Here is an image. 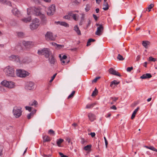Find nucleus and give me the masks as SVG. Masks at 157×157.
I'll use <instances>...</instances> for the list:
<instances>
[{
    "label": "nucleus",
    "mask_w": 157,
    "mask_h": 157,
    "mask_svg": "<svg viewBox=\"0 0 157 157\" xmlns=\"http://www.w3.org/2000/svg\"><path fill=\"white\" fill-rule=\"evenodd\" d=\"M45 48H44L41 50H39L38 51V54L39 55H44Z\"/></svg>",
    "instance_id": "nucleus-31"
},
{
    "label": "nucleus",
    "mask_w": 157,
    "mask_h": 157,
    "mask_svg": "<svg viewBox=\"0 0 157 157\" xmlns=\"http://www.w3.org/2000/svg\"><path fill=\"white\" fill-rule=\"evenodd\" d=\"M12 12L13 14L16 16L19 17L20 15V12L17 8L12 10Z\"/></svg>",
    "instance_id": "nucleus-18"
},
{
    "label": "nucleus",
    "mask_w": 157,
    "mask_h": 157,
    "mask_svg": "<svg viewBox=\"0 0 157 157\" xmlns=\"http://www.w3.org/2000/svg\"><path fill=\"white\" fill-rule=\"evenodd\" d=\"M78 15L76 14H75L73 16V17H72L73 19L75 21H77L78 20Z\"/></svg>",
    "instance_id": "nucleus-38"
},
{
    "label": "nucleus",
    "mask_w": 157,
    "mask_h": 157,
    "mask_svg": "<svg viewBox=\"0 0 157 157\" xmlns=\"http://www.w3.org/2000/svg\"><path fill=\"white\" fill-rule=\"evenodd\" d=\"M98 91L96 88H95L94 90L93 91L91 96L93 97L97 95L98 94Z\"/></svg>",
    "instance_id": "nucleus-33"
},
{
    "label": "nucleus",
    "mask_w": 157,
    "mask_h": 157,
    "mask_svg": "<svg viewBox=\"0 0 157 157\" xmlns=\"http://www.w3.org/2000/svg\"><path fill=\"white\" fill-rule=\"evenodd\" d=\"M87 141L86 140H85V139L84 138H81V143L82 144H84Z\"/></svg>",
    "instance_id": "nucleus-53"
},
{
    "label": "nucleus",
    "mask_w": 157,
    "mask_h": 157,
    "mask_svg": "<svg viewBox=\"0 0 157 157\" xmlns=\"http://www.w3.org/2000/svg\"><path fill=\"white\" fill-rule=\"evenodd\" d=\"M56 75H57V74L56 73V74H55L54 75H53L50 81V82H52L53 81L54 79L55 78Z\"/></svg>",
    "instance_id": "nucleus-49"
},
{
    "label": "nucleus",
    "mask_w": 157,
    "mask_h": 157,
    "mask_svg": "<svg viewBox=\"0 0 157 157\" xmlns=\"http://www.w3.org/2000/svg\"><path fill=\"white\" fill-rule=\"evenodd\" d=\"M144 147L150 149L152 151H155V152H157V149L155 148L154 147H153L152 146H150V147H149L147 146H144Z\"/></svg>",
    "instance_id": "nucleus-26"
},
{
    "label": "nucleus",
    "mask_w": 157,
    "mask_h": 157,
    "mask_svg": "<svg viewBox=\"0 0 157 157\" xmlns=\"http://www.w3.org/2000/svg\"><path fill=\"white\" fill-rule=\"evenodd\" d=\"M104 139L105 141V146H106V147H107V145L108 144V142L107 140H106V138L105 137H104Z\"/></svg>",
    "instance_id": "nucleus-59"
},
{
    "label": "nucleus",
    "mask_w": 157,
    "mask_h": 157,
    "mask_svg": "<svg viewBox=\"0 0 157 157\" xmlns=\"http://www.w3.org/2000/svg\"><path fill=\"white\" fill-rule=\"evenodd\" d=\"M64 141L63 139H58L57 140L56 143L57 145L60 147L61 144Z\"/></svg>",
    "instance_id": "nucleus-28"
},
{
    "label": "nucleus",
    "mask_w": 157,
    "mask_h": 157,
    "mask_svg": "<svg viewBox=\"0 0 157 157\" xmlns=\"http://www.w3.org/2000/svg\"><path fill=\"white\" fill-rule=\"evenodd\" d=\"M154 4H151L149 5L147 8L146 10H148V12H150L151 11V9L154 6Z\"/></svg>",
    "instance_id": "nucleus-35"
},
{
    "label": "nucleus",
    "mask_w": 157,
    "mask_h": 157,
    "mask_svg": "<svg viewBox=\"0 0 157 157\" xmlns=\"http://www.w3.org/2000/svg\"><path fill=\"white\" fill-rule=\"evenodd\" d=\"M59 57L60 58V59L64 60L67 59V56L66 55H64L62 57L61 55H59Z\"/></svg>",
    "instance_id": "nucleus-44"
},
{
    "label": "nucleus",
    "mask_w": 157,
    "mask_h": 157,
    "mask_svg": "<svg viewBox=\"0 0 157 157\" xmlns=\"http://www.w3.org/2000/svg\"><path fill=\"white\" fill-rule=\"evenodd\" d=\"M93 17L95 19L96 21H97L98 19V17L95 14H93Z\"/></svg>",
    "instance_id": "nucleus-61"
},
{
    "label": "nucleus",
    "mask_w": 157,
    "mask_h": 157,
    "mask_svg": "<svg viewBox=\"0 0 157 157\" xmlns=\"http://www.w3.org/2000/svg\"><path fill=\"white\" fill-rule=\"evenodd\" d=\"M60 61H61V63L63 65L67 64V63H68L70 61V60H68L66 62L64 59H60Z\"/></svg>",
    "instance_id": "nucleus-39"
},
{
    "label": "nucleus",
    "mask_w": 157,
    "mask_h": 157,
    "mask_svg": "<svg viewBox=\"0 0 157 157\" xmlns=\"http://www.w3.org/2000/svg\"><path fill=\"white\" fill-rule=\"evenodd\" d=\"M75 91H73L71 94H70L68 97V99H69L70 98H72L73 97L75 93Z\"/></svg>",
    "instance_id": "nucleus-41"
},
{
    "label": "nucleus",
    "mask_w": 157,
    "mask_h": 157,
    "mask_svg": "<svg viewBox=\"0 0 157 157\" xmlns=\"http://www.w3.org/2000/svg\"><path fill=\"white\" fill-rule=\"evenodd\" d=\"M9 59L11 60L14 61L20 64L22 63H25V62L23 61H21L20 58L18 56L12 55L9 57Z\"/></svg>",
    "instance_id": "nucleus-7"
},
{
    "label": "nucleus",
    "mask_w": 157,
    "mask_h": 157,
    "mask_svg": "<svg viewBox=\"0 0 157 157\" xmlns=\"http://www.w3.org/2000/svg\"><path fill=\"white\" fill-rule=\"evenodd\" d=\"M136 113L135 112H134L133 111L132 115V116H131V119H133L135 117V116H136Z\"/></svg>",
    "instance_id": "nucleus-52"
},
{
    "label": "nucleus",
    "mask_w": 157,
    "mask_h": 157,
    "mask_svg": "<svg viewBox=\"0 0 157 157\" xmlns=\"http://www.w3.org/2000/svg\"><path fill=\"white\" fill-rule=\"evenodd\" d=\"M22 44L25 47L28 48L32 47L33 45V43L31 41H23L22 42Z\"/></svg>",
    "instance_id": "nucleus-13"
},
{
    "label": "nucleus",
    "mask_w": 157,
    "mask_h": 157,
    "mask_svg": "<svg viewBox=\"0 0 157 157\" xmlns=\"http://www.w3.org/2000/svg\"><path fill=\"white\" fill-rule=\"evenodd\" d=\"M31 20V18L30 17H29L27 18H25L21 19V21L25 22L27 23L29 22Z\"/></svg>",
    "instance_id": "nucleus-27"
},
{
    "label": "nucleus",
    "mask_w": 157,
    "mask_h": 157,
    "mask_svg": "<svg viewBox=\"0 0 157 157\" xmlns=\"http://www.w3.org/2000/svg\"><path fill=\"white\" fill-rule=\"evenodd\" d=\"M37 102L35 100H33L32 101H31L29 103V105L34 106L35 107H36L37 106Z\"/></svg>",
    "instance_id": "nucleus-24"
},
{
    "label": "nucleus",
    "mask_w": 157,
    "mask_h": 157,
    "mask_svg": "<svg viewBox=\"0 0 157 157\" xmlns=\"http://www.w3.org/2000/svg\"><path fill=\"white\" fill-rule=\"evenodd\" d=\"M4 71L6 75L8 76L11 77L15 76V71L12 67L10 66H7L4 69Z\"/></svg>",
    "instance_id": "nucleus-2"
},
{
    "label": "nucleus",
    "mask_w": 157,
    "mask_h": 157,
    "mask_svg": "<svg viewBox=\"0 0 157 157\" xmlns=\"http://www.w3.org/2000/svg\"><path fill=\"white\" fill-rule=\"evenodd\" d=\"M100 78V77H96L94 80H93L92 82H96L97 80Z\"/></svg>",
    "instance_id": "nucleus-47"
},
{
    "label": "nucleus",
    "mask_w": 157,
    "mask_h": 157,
    "mask_svg": "<svg viewBox=\"0 0 157 157\" xmlns=\"http://www.w3.org/2000/svg\"><path fill=\"white\" fill-rule=\"evenodd\" d=\"M139 109V107H137L136 109H135L134 111V112H135L136 113L138 111Z\"/></svg>",
    "instance_id": "nucleus-64"
},
{
    "label": "nucleus",
    "mask_w": 157,
    "mask_h": 157,
    "mask_svg": "<svg viewBox=\"0 0 157 157\" xmlns=\"http://www.w3.org/2000/svg\"><path fill=\"white\" fill-rule=\"evenodd\" d=\"M117 58V59H119V60L122 61L124 59V58L120 54H118Z\"/></svg>",
    "instance_id": "nucleus-37"
},
{
    "label": "nucleus",
    "mask_w": 157,
    "mask_h": 157,
    "mask_svg": "<svg viewBox=\"0 0 157 157\" xmlns=\"http://www.w3.org/2000/svg\"><path fill=\"white\" fill-rule=\"evenodd\" d=\"M120 83L119 81H117V80H114L111 82L110 86L112 88H114L115 86L118 85Z\"/></svg>",
    "instance_id": "nucleus-16"
},
{
    "label": "nucleus",
    "mask_w": 157,
    "mask_h": 157,
    "mask_svg": "<svg viewBox=\"0 0 157 157\" xmlns=\"http://www.w3.org/2000/svg\"><path fill=\"white\" fill-rule=\"evenodd\" d=\"M95 105V103H92L90 104H88L86 106V109H90L93 107V106Z\"/></svg>",
    "instance_id": "nucleus-34"
},
{
    "label": "nucleus",
    "mask_w": 157,
    "mask_h": 157,
    "mask_svg": "<svg viewBox=\"0 0 157 157\" xmlns=\"http://www.w3.org/2000/svg\"><path fill=\"white\" fill-rule=\"evenodd\" d=\"M97 26H99L97 28V30L95 32V34L98 36H100L102 34L104 29V27L102 25L96 24Z\"/></svg>",
    "instance_id": "nucleus-9"
},
{
    "label": "nucleus",
    "mask_w": 157,
    "mask_h": 157,
    "mask_svg": "<svg viewBox=\"0 0 157 157\" xmlns=\"http://www.w3.org/2000/svg\"><path fill=\"white\" fill-rule=\"evenodd\" d=\"M51 54V52L50 51L49 48H45L44 51V55L46 58H48Z\"/></svg>",
    "instance_id": "nucleus-15"
},
{
    "label": "nucleus",
    "mask_w": 157,
    "mask_h": 157,
    "mask_svg": "<svg viewBox=\"0 0 157 157\" xmlns=\"http://www.w3.org/2000/svg\"><path fill=\"white\" fill-rule=\"evenodd\" d=\"M109 71L110 74L118 76L119 77L121 76V75L118 72L114 70L112 68H111L109 69Z\"/></svg>",
    "instance_id": "nucleus-14"
},
{
    "label": "nucleus",
    "mask_w": 157,
    "mask_h": 157,
    "mask_svg": "<svg viewBox=\"0 0 157 157\" xmlns=\"http://www.w3.org/2000/svg\"><path fill=\"white\" fill-rule=\"evenodd\" d=\"M75 14L73 11H71L68 13V14L69 15L71 18Z\"/></svg>",
    "instance_id": "nucleus-43"
},
{
    "label": "nucleus",
    "mask_w": 157,
    "mask_h": 157,
    "mask_svg": "<svg viewBox=\"0 0 157 157\" xmlns=\"http://www.w3.org/2000/svg\"><path fill=\"white\" fill-rule=\"evenodd\" d=\"M48 133L50 135H55V132L52 129H50L49 130L48 132Z\"/></svg>",
    "instance_id": "nucleus-45"
},
{
    "label": "nucleus",
    "mask_w": 157,
    "mask_h": 157,
    "mask_svg": "<svg viewBox=\"0 0 157 157\" xmlns=\"http://www.w3.org/2000/svg\"><path fill=\"white\" fill-rule=\"evenodd\" d=\"M45 38L47 40H54L56 37L53 35L52 33L51 32H47L45 34Z\"/></svg>",
    "instance_id": "nucleus-8"
},
{
    "label": "nucleus",
    "mask_w": 157,
    "mask_h": 157,
    "mask_svg": "<svg viewBox=\"0 0 157 157\" xmlns=\"http://www.w3.org/2000/svg\"><path fill=\"white\" fill-rule=\"evenodd\" d=\"M59 154L61 156V157H68L66 155H64L63 153L61 152H59Z\"/></svg>",
    "instance_id": "nucleus-55"
},
{
    "label": "nucleus",
    "mask_w": 157,
    "mask_h": 157,
    "mask_svg": "<svg viewBox=\"0 0 157 157\" xmlns=\"http://www.w3.org/2000/svg\"><path fill=\"white\" fill-rule=\"evenodd\" d=\"M3 149V147L2 146L0 147V156H1L2 155V152Z\"/></svg>",
    "instance_id": "nucleus-56"
},
{
    "label": "nucleus",
    "mask_w": 157,
    "mask_h": 157,
    "mask_svg": "<svg viewBox=\"0 0 157 157\" xmlns=\"http://www.w3.org/2000/svg\"><path fill=\"white\" fill-rule=\"evenodd\" d=\"M0 4H5L10 6H11V2L6 0H0Z\"/></svg>",
    "instance_id": "nucleus-19"
},
{
    "label": "nucleus",
    "mask_w": 157,
    "mask_h": 157,
    "mask_svg": "<svg viewBox=\"0 0 157 157\" xmlns=\"http://www.w3.org/2000/svg\"><path fill=\"white\" fill-rule=\"evenodd\" d=\"M95 41V40L92 39L90 38L89 39L87 42L86 46H90V43L91 42Z\"/></svg>",
    "instance_id": "nucleus-32"
},
{
    "label": "nucleus",
    "mask_w": 157,
    "mask_h": 157,
    "mask_svg": "<svg viewBox=\"0 0 157 157\" xmlns=\"http://www.w3.org/2000/svg\"><path fill=\"white\" fill-rule=\"evenodd\" d=\"M1 84L2 86L10 89L14 88L15 87V83L12 81H8L4 80L1 82Z\"/></svg>",
    "instance_id": "nucleus-5"
},
{
    "label": "nucleus",
    "mask_w": 157,
    "mask_h": 157,
    "mask_svg": "<svg viewBox=\"0 0 157 157\" xmlns=\"http://www.w3.org/2000/svg\"><path fill=\"white\" fill-rule=\"evenodd\" d=\"M63 18L66 19L70 20L71 19V17L68 14V15H66L63 17Z\"/></svg>",
    "instance_id": "nucleus-51"
},
{
    "label": "nucleus",
    "mask_w": 157,
    "mask_h": 157,
    "mask_svg": "<svg viewBox=\"0 0 157 157\" xmlns=\"http://www.w3.org/2000/svg\"><path fill=\"white\" fill-rule=\"evenodd\" d=\"M89 135H90L92 137H93L95 136V133L94 132H91L90 133H89Z\"/></svg>",
    "instance_id": "nucleus-57"
},
{
    "label": "nucleus",
    "mask_w": 157,
    "mask_h": 157,
    "mask_svg": "<svg viewBox=\"0 0 157 157\" xmlns=\"http://www.w3.org/2000/svg\"><path fill=\"white\" fill-rule=\"evenodd\" d=\"M88 117L91 121H93L95 119V116L91 113H90L88 114Z\"/></svg>",
    "instance_id": "nucleus-20"
},
{
    "label": "nucleus",
    "mask_w": 157,
    "mask_h": 157,
    "mask_svg": "<svg viewBox=\"0 0 157 157\" xmlns=\"http://www.w3.org/2000/svg\"><path fill=\"white\" fill-rule=\"evenodd\" d=\"M133 69L132 67H128L127 68V71L128 72H130Z\"/></svg>",
    "instance_id": "nucleus-54"
},
{
    "label": "nucleus",
    "mask_w": 157,
    "mask_h": 157,
    "mask_svg": "<svg viewBox=\"0 0 157 157\" xmlns=\"http://www.w3.org/2000/svg\"><path fill=\"white\" fill-rule=\"evenodd\" d=\"M39 25V20L35 18L33 20L32 23L30 25V27L31 30H33L38 28Z\"/></svg>",
    "instance_id": "nucleus-6"
},
{
    "label": "nucleus",
    "mask_w": 157,
    "mask_h": 157,
    "mask_svg": "<svg viewBox=\"0 0 157 157\" xmlns=\"http://www.w3.org/2000/svg\"><path fill=\"white\" fill-rule=\"evenodd\" d=\"M26 110H28L29 112H31L32 107L30 106H26L25 107Z\"/></svg>",
    "instance_id": "nucleus-46"
},
{
    "label": "nucleus",
    "mask_w": 157,
    "mask_h": 157,
    "mask_svg": "<svg viewBox=\"0 0 157 157\" xmlns=\"http://www.w3.org/2000/svg\"><path fill=\"white\" fill-rule=\"evenodd\" d=\"M103 9L105 10H106L109 9V5L107 2H104L103 5Z\"/></svg>",
    "instance_id": "nucleus-29"
},
{
    "label": "nucleus",
    "mask_w": 157,
    "mask_h": 157,
    "mask_svg": "<svg viewBox=\"0 0 157 157\" xmlns=\"http://www.w3.org/2000/svg\"><path fill=\"white\" fill-rule=\"evenodd\" d=\"M43 140L44 142L49 141L51 140L50 137L48 136H44Z\"/></svg>",
    "instance_id": "nucleus-30"
},
{
    "label": "nucleus",
    "mask_w": 157,
    "mask_h": 157,
    "mask_svg": "<svg viewBox=\"0 0 157 157\" xmlns=\"http://www.w3.org/2000/svg\"><path fill=\"white\" fill-rule=\"evenodd\" d=\"M22 111L21 107L15 106L13 108V113L16 118L20 117L22 114Z\"/></svg>",
    "instance_id": "nucleus-3"
},
{
    "label": "nucleus",
    "mask_w": 157,
    "mask_h": 157,
    "mask_svg": "<svg viewBox=\"0 0 157 157\" xmlns=\"http://www.w3.org/2000/svg\"><path fill=\"white\" fill-rule=\"evenodd\" d=\"M66 140L67 141L68 143L69 144L71 142V139L69 137H67L66 139Z\"/></svg>",
    "instance_id": "nucleus-58"
},
{
    "label": "nucleus",
    "mask_w": 157,
    "mask_h": 157,
    "mask_svg": "<svg viewBox=\"0 0 157 157\" xmlns=\"http://www.w3.org/2000/svg\"><path fill=\"white\" fill-rule=\"evenodd\" d=\"M17 35L19 37H22L24 36V34L23 33L20 32L17 33Z\"/></svg>",
    "instance_id": "nucleus-48"
},
{
    "label": "nucleus",
    "mask_w": 157,
    "mask_h": 157,
    "mask_svg": "<svg viewBox=\"0 0 157 157\" xmlns=\"http://www.w3.org/2000/svg\"><path fill=\"white\" fill-rule=\"evenodd\" d=\"M152 76L150 74L147 73L143 75L140 77V78L142 79H145L147 78H149L151 77Z\"/></svg>",
    "instance_id": "nucleus-17"
},
{
    "label": "nucleus",
    "mask_w": 157,
    "mask_h": 157,
    "mask_svg": "<svg viewBox=\"0 0 157 157\" xmlns=\"http://www.w3.org/2000/svg\"><path fill=\"white\" fill-rule=\"evenodd\" d=\"M56 23H57V24H59L60 25L64 26L65 27H68L69 26L68 24L65 22L58 21L56 22Z\"/></svg>",
    "instance_id": "nucleus-22"
},
{
    "label": "nucleus",
    "mask_w": 157,
    "mask_h": 157,
    "mask_svg": "<svg viewBox=\"0 0 157 157\" xmlns=\"http://www.w3.org/2000/svg\"><path fill=\"white\" fill-rule=\"evenodd\" d=\"M48 58L49 62L52 65H55L57 63L56 60L53 55H51Z\"/></svg>",
    "instance_id": "nucleus-12"
},
{
    "label": "nucleus",
    "mask_w": 157,
    "mask_h": 157,
    "mask_svg": "<svg viewBox=\"0 0 157 157\" xmlns=\"http://www.w3.org/2000/svg\"><path fill=\"white\" fill-rule=\"evenodd\" d=\"M110 108L111 109H114V110H116L117 109V107L114 105H113Z\"/></svg>",
    "instance_id": "nucleus-60"
},
{
    "label": "nucleus",
    "mask_w": 157,
    "mask_h": 157,
    "mask_svg": "<svg viewBox=\"0 0 157 157\" xmlns=\"http://www.w3.org/2000/svg\"><path fill=\"white\" fill-rule=\"evenodd\" d=\"M118 99V98L115 97H112L110 98V99L112 100V101L110 103L111 105L114 104L116 102Z\"/></svg>",
    "instance_id": "nucleus-25"
},
{
    "label": "nucleus",
    "mask_w": 157,
    "mask_h": 157,
    "mask_svg": "<svg viewBox=\"0 0 157 157\" xmlns=\"http://www.w3.org/2000/svg\"><path fill=\"white\" fill-rule=\"evenodd\" d=\"M32 10H33L34 13L36 15L40 16L42 21L45 24L47 20L45 15L41 13L40 10L38 8L33 7L28 9L27 11L28 15H29L31 14L30 12Z\"/></svg>",
    "instance_id": "nucleus-1"
},
{
    "label": "nucleus",
    "mask_w": 157,
    "mask_h": 157,
    "mask_svg": "<svg viewBox=\"0 0 157 157\" xmlns=\"http://www.w3.org/2000/svg\"><path fill=\"white\" fill-rule=\"evenodd\" d=\"M156 60H157L156 59L154 58L151 56H150L148 60L150 61L155 62Z\"/></svg>",
    "instance_id": "nucleus-40"
},
{
    "label": "nucleus",
    "mask_w": 157,
    "mask_h": 157,
    "mask_svg": "<svg viewBox=\"0 0 157 157\" xmlns=\"http://www.w3.org/2000/svg\"><path fill=\"white\" fill-rule=\"evenodd\" d=\"M55 6L52 5L48 7L47 11V14L48 15H52L55 12Z\"/></svg>",
    "instance_id": "nucleus-10"
},
{
    "label": "nucleus",
    "mask_w": 157,
    "mask_h": 157,
    "mask_svg": "<svg viewBox=\"0 0 157 157\" xmlns=\"http://www.w3.org/2000/svg\"><path fill=\"white\" fill-rule=\"evenodd\" d=\"M142 44L146 48H148L147 46L150 45V42L148 41H143Z\"/></svg>",
    "instance_id": "nucleus-23"
},
{
    "label": "nucleus",
    "mask_w": 157,
    "mask_h": 157,
    "mask_svg": "<svg viewBox=\"0 0 157 157\" xmlns=\"http://www.w3.org/2000/svg\"><path fill=\"white\" fill-rule=\"evenodd\" d=\"M91 147V145H87L84 147V149L85 151H88L89 150Z\"/></svg>",
    "instance_id": "nucleus-36"
},
{
    "label": "nucleus",
    "mask_w": 157,
    "mask_h": 157,
    "mask_svg": "<svg viewBox=\"0 0 157 157\" xmlns=\"http://www.w3.org/2000/svg\"><path fill=\"white\" fill-rule=\"evenodd\" d=\"M16 73L18 77L21 78H25L29 75V72L21 69H17Z\"/></svg>",
    "instance_id": "nucleus-4"
},
{
    "label": "nucleus",
    "mask_w": 157,
    "mask_h": 157,
    "mask_svg": "<svg viewBox=\"0 0 157 157\" xmlns=\"http://www.w3.org/2000/svg\"><path fill=\"white\" fill-rule=\"evenodd\" d=\"M33 116V113H30L27 115V117L28 119H30L31 117Z\"/></svg>",
    "instance_id": "nucleus-42"
},
{
    "label": "nucleus",
    "mask_w": 157,
    "mask_h": 157,
    "mask_svg": "<svg viewBox=\"0 0 157 157\" xmlns=\"http://www.w3.org/2000/svg\"><path fill=\"white\" fill-rule=\"evenodd\" d=\"M34 83L32 82L29 81L27 82L25 84V88L28 90H33L34 88Z\"/></svg>",
    "instance_id": "nucleus-11"
},
{
    "label": "nucleus",
    "mask_w": 157,
    "mask_h": 157,
    "mask_svg": "<svg viewBox=\"0 0 157 157\" xmlns=\"http://www.w3.org/2000/svg\"><path fill=\"white\" fill-rule=\"evenodd\" d=\"M52 45H56L57 47H59V46H62V45L57 44L56 43H52Z\"/></svg>",
    "instance_id": "nucleus-62"
},
{
    "label": "nucleus",
    "mask_w": 157,
    "mask_h": 157,
    "mask_svg": "<svg viewBox=\"0 0 157 157\" xmlns=\"http://www.w3.org/2000/svg\"><path fill=\"white\" fill-rule=\"evenodd\" d=\"M74 30L76 32L78 35H81V31L77 25H76L74 26Z\"/></svg>",
    "instance_id": "nucleus-21"
},
{
    "label": "nucleus",
    "mask_w": 157,
    "mask_h": 157,
    "mask_svg": "<svg viewBox=\"0 0 157 157\" xmlns=\"http://www.w3.org/2000/svg\"><path fill=\"white\" fill-rule=\"evenodd\" d=\"M140 59V56L139 55L136 58V60L137 61H139Z\"/></svg>",
    "instance_id": "nucleus-63"
},
{
    "label": "nucleus",
    "mask_w": 157,
    "mask_h": 157,
    "mask_svg": "<svg viewBox=\"0 0 157 157\" xmlns=\"http://www.w3.org/2000/svg\"><path fill=\"white\" fill-rule=\"evenodd\" d=\"M90 6L88 5H86V7L85 8V10L86 12L90 10Z\"/></svg>",
    "instance_id": "nucleus-50"
}]
</instances>
